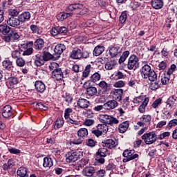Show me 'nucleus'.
I'll list each match as a JSON object with an SVG mask.
<instances>
[{
	"label": "nucleus",
	"mask_w": 177,
	"mask_h": 177,
	"mask_svg": "<svg viewBox=\"0 0 177 177\" xmlns=\"http://www.w3.org/2000/svg\"><path fill=\"white\" fill-rule=\"evenodd\" d=\"M99 120L103 124H98L97 126V129H99L102 133H107L109 131V126L107 125H114L120 123L116 118L110 115H100Z\"/></svg>",
	"instance_id": "1"
},
{
	"label": "nucleus",
	"mask_w": 177,
	"mask_h": 177,
	"mask_svg": "<svg viewBox=\"0 0 177 177\" xmlns=\"http://www.w3.org/2000/svg\"><path fill=\"white\" fill-rule=\"evenodd\" d=\"M141 76L145 80H149L151 82H154L157 80V74L149 64L144 65L140 69Z\"/></svg>",
	"instance_id": "2"
},
{
	"label": "nucleus",
	"mask_w": 177,
	"mask_h": 177,
	"mask_svg": "<svg viewBox=\"0 0 177 177\" xmlns=\"http://www.w3.org/2000/svg\"><path fill=\"white\" fill-rule=\"evenodd\" d=\"M82 156V151H70L66 154V162H75V161L78 160L79 158H81Z\"/></svg>",
	"instance_id": "3"
},
{
	"label": "nucleus",
	"mask_w": 177,
	"mask_h": 177,
	"mask_svg": "<svg viewBox=\"0 0 177 177\" xmlns=\"http://www.w3.org/2000/svg\"><path fill=\"white\" fill-rule=\"evenodd\" d=\"M53 55L48 52H44L43 55H39L35 61V64L37 67H41L43 64H45V62L52 59Z\"/></svg>",
	"instance_id": "4"
},
{
	"label": "nucleus",
	"mask_w": 177,
	"mask_h": 177,
	"mask_svg": "<svg viewBox=\"0 0 177 177\" xmlns=\"http://www.w3.org/2000/svg\"><path fill=\"white\" fill-rule=\"evenodd\" d=\"M145 145H153L157 141V134L154 132L145 133L142 136Z\"/></svg>",
	"instance_id": "5"
},
{
	"label": "nucleus",
	"mask_w": 177,
	"mask_h": 177,
	"mask_svg": "<svg viewBox=\"0 0 177 177\" xmlns=\"http://www.w3.org/2000/svg\"><path fill=\"white\" fill-rule=\"evenodd\" d=\"M139 68V57L136 55H131L128 59L127 68L129 70H136Z\"/></svg>",
	"instance_id": "6"
},
{
	"label": "nucleus",
	"mask_w": 177,
	"mask_h": 177,
	"mask_svg": "<svg viewBox=\"0 0 177 177\" xmlns=\"http://www.w3.org/2000/svg\"><path fill=\"white\" fill-rule=\"evenodd\" d=\"M123 157L125 158L123 159V162H128V161H132V160H135L139 157V155L135 153V151L126 149L122 153Z\"/></svg>",
	"instance_id": "7"
},
{
	"label": "nucleus",
	"mask_w": 177,
	"mask_h": 177,
	"mask_svg": "<svg viewBox=\"0 0 177 177\" xmlns=\"http://www.w3.org/2000/svg\"><path fill=\"white\" fill-rule=\"evenodd\" d=\"M111 95L116 102H121L122 100V95H124V90L122 88H114L111 91Z\"/></svg>",
	"instance_id": "8"
},
{
	"label": "nucleus",
	"mask_w": 177,
	"mask_h": 177,
	"mask_svg": "<svg viewBox=\"0 0 177 177\" xmlns=\"http://www.w3.org/2000/svg\"><path fill=\"white\" fill-rule=\"evenodd\" d=\"M102 145L103 147H107V149H114V147L118 145V142L113 139H108L103 140Z\"/></svg>",
	"instance_id": "9"
},
{
	"label": "nucleus",
	"mask_w": 177,
	"mask_h": 177,
	"mask_svg": "<svg viewBox=\"0 0 177 177\" xmlns=\"http://www.w3.org/2000/svg\"><path fill=\"white\" fill-rule=\"evenodd\" d=\"M73 113V109L68 108L65 110L64 113V118L66 120L67 122H69L70 124H73L75 125H78V121L75 120H73L70 118V114Z\"/></svg>",
	"instance_id": "10"
},
{
	"label": "nucleus",
	"mask_w": 177,
	"mask_h": 177,
	"mask_svg": "<svg viewBox=\"0 0 177 177\" xmlns=\"http://www.w3.org/2000/svg\"><path fill=\"white\" fill-rule=\"evenodd\" d=\"M176 96L175 95H172L170 96L166 103V108L167 109V110H171L173 107H176Z\"/></svg>",
	"instance_id": "11"
},
{
	"label": "nucleus",
	"mask_w": 177,
	"mask_h": 177,
	"mask_svg": "<svg viewBox=\"0 0 177 177\" xmlns=\"http://www.w3.org/2000/svg\"><path fill=\"white\" fill-rule=\"evenodd\" d=\"M13 115V111L12 110V106L10 105H6L3 108L2 116L4 118H9Z\"/></svg>",
	"instance_id": "12"
},
{
	"label": "nucleus",
	"mask_w": 177,
	"mask_h": 177,
	"mask_svg": "<svg viewBox=\"0 0 177 177\" xmlns=\"http://www.w3.org/2000/svg\"><path fill=\"white\" fill-rule=\"evenodd\" d=\"M71 57L75 60H78L82 57V52L81 49L78 48H75L73 49L72 52L71 53Z\"/></svg>",
	"instance_id": "13"
},
{
	"label": "nucleus",
	"mask_w": 177,
	"mask_h": 177,
	"mask_svg": "<svg viewBox=\"0 0 177 177\" xmlns=\"http://www.w3.org/2000/svg\"><path fill=\"white\" fill-rule=\"evenodd\" d=\"M118 106V102L115 100H109L104 104V109L106 110H113V109H115Z\"/></svg>",
	"instance_id": "14"
},
{
	"label": "nucleus",
	"mask_w": 177,
	"mask_h": 177,
	"mask_svg": "<svg viewBox=\"0 0 177 177\" xmlns=\"http://www.w3.org/2000/svg\"><path fill=\"white\" fill-rule=\"evenodd\" d=\"M20 23H21V21H20V18H19V17L18 19L15 18V17H11L7 21V24L11 27H17V26H20Z\"/></svg>",
	"instance_id": "15"
},
{
	"label": "nucleus",
	"mask_w": 177,
	"mask_h": 177,
	"mask_svg": "<svg viewBox=\"0 0 177 177\" xmlns=\"http://www.w3.org/2000/svg\"><path fill=\"white\" fill-rule=\"evenodd\" d=\"M52 77L53 80H56V81H62L63 78L62 69L59 68L57 71H52Z\"/></svg>",
	"instance_id": "16"
},
{
	"label": "nucleus",
	"mask_w": 177,
	"mask_h": 177,
	"mask_svg": "<svg viewBox=\"0 0 177 177\" xmlns=\"http://www.w3.org/2000/svg\"><path fill=\"white\" fill-rule=\"evenodd\" d=\"M35 87L36 91H37V92H39L40 93L45 92V90L46 89L45 84H44V82H42L41 81H36L35 83Z\"/></svg>",
	"instance_id": "17"
},
{
	"label": "nucleus",
	"mask_w": 177,
	"mask_h": 177,
	"mask_svg": "<svg viewBox=\"0 0 177 177\" xmlns=\"http://www.w3.org/2000/svg\"><path fill=\"white\" fill-rule=\"evenodd\" d=\"M64 50H66V46L64 44H57L54 48V55H58V56H60Z\"/></svg>",
	"instance_id": "18"
},
{
	"label": "nucleus",
	"mask_w": 177,
	"mask_h": 177,
	"mask_svg": "<svg viewBox=\"0 0 177 177\" xmlns=\"http://www.w3.org/2000/svg\"><path fill=\"white\" fill-rule=\"evenodd\" d=\"M84 6L80 3H75L69 5L66 8V12H73V10H81Z\"/></svg>",
	"instance_id": "19"
},
{
	"label": "nucleus",
	"mask_w": 177,
	"mask_h": 177,
	"mask_svg": "<svg viewBox=\"0 0 177 177\" xmlns=\"http://www.w3.org/2000/svg\"><path fill=\"white\" fill-rule=\"evenodd\" d=\"M95 174V168L93 167H88L83 169L82 174L84 176L91 177Z\"/></svg>",
	"instance_id": "20"
},
{
	"label": "nucleus",
	"mask_w": 177,
	"mask_h": 177,
	"mask_svg": "<svg viewBox=\"0 0 177 177\" xmlns=\"http://www.w3.org/2000/svg\"><path fill=\"white\" fill-rule=\"evenodd\" d=\"M77 106L80 109H88L89 107V101L85 98H80L77 100Z\"/></svg>",
	"instance_id": "21"
},
{
	"label": "nucleus",
	"mask_w": 177,
	"mask_h": 177,
	"mask_svg": "<svg viewBox=\"0 0 177 177\" xmlns=\"http://www.w3.org/2000/svg\"><path fill=\"white\" fill-rule=\"evenodd\" d=\"M35 49L37 50H41L45 46V41L42 39H37L34 43Z\"/></svg>",
	"instance_id": "22"
},
{
	"label": "nucleus",
	"mask_w": 177,
	"mask_h": 177,
	"mask_svg": "<svg viewBox=\"0 0 177 177\" xmlns=\"http://www.w3.org/2000/svg\"><path fill=\"white\" fill-rule=\"evenodd\" d=\"M71 16H73V12H60L57 15V19L59 21H63L67 17H71Z\"/></svg>",
	"instance_id": "23"
},
{
	"label": "nucleus",
	"mask_w": 177,
	"mask_h": 177,
	"mask_svg": "<svg viewBox=\"0 0 177 177\" xmlns=\"http://www.w3.org/2000/svg\"><path fill=\"white\" fill-rule=\"evenodd\" d=\"M97 94V88L95 86H89L86 88V95L88 97H92Z\"/></svg>",
	"instance_id": "24"
},
{
	"label": "nucleus",
	"mask_w": 177,
	"mask_h": 177,
	"mask_svg": "<svg viewBox=\"0 0 177 177\" xmlns=\"http://www.w3.org/2000/svg\"><path fill=\"white\" fill-rule=\"evenodd\" d=\"M21 23H24L31 19V14L29 12H24L19 16Z\"/></svg>",
	"instance_id": "25"
},
{
	"label": "nucleus",
	"mask_w": 177,
	"mask_h": 177,
	"mask_svg": "<svg viewBox=\"0 0 177 177\" xmlns=\"http://www.w3.org/2000/svg\"><path fill=\"white\" fill-rule=\"evenodd\" d=\"M43 167L44 168H51L53 167V160L50 157H45L44 158Z\"/></svg>",
	"instance_id": "26"
},
{
	"label": "nucleus",
	"mask_w": 177,
	"mask_h": 177,
	"mask_svg": "<svg viewBox=\"0 0 177 177\" xmlns=\"http://www.w3.org/2000/svg\"><path fill=\"white\" fill-rule=\"evenodd\" d=\"M104 46L98 45L96 47H95L93 55V56H100L103 52H104Z\"/></svg>",
	"instance_id": "27"
},
{
	"label": "nucleus",
	"mask_w": 177,
	"mask_h": 177,
	"mask_svg": "<svg viewBox=\"0 0 177 177\" xmlns=\"http://www.w3.org/2000/svg\"><path fill=\"white\" fill-rule=\"evenodd\" d=\"M118 53H120L119 46H113L109 48V55L111 57H117V56H118Z\"/></svg>",
	"instance_id": "28"
},
{
	"label": "nucleus",
	"mask_w": 177,
	"mask_h": 177,
	"mask_svg": "<svg viewBox=\"0 0 177 177\" xmlns=\"http://www.w3.org/2000/svg\"><path fill=\"white\" fill-rule=\"evenodd\" d=\"M151 5L153 9H161L164 6V1L162 0H152Z\"/></svg>",
	"instance_id": "29"
},
{
	"label": "nucleus",
	"mask_w": 177,
	"mask_h": 177,
	"mask_svg": "<svg viewBox=\"0 0 177 177\" xmlns=\"http://www.w3.org/2000/svg\"><path fill=\"white\" fill-rule=\"evenodd\" d=\"M97 85L104 93L109 92V84H107L104 80L100 82Z\"/></svg>",
	"instance_id": "30"
},
{
	"label": "nucleus",
	"mask_w": 177,
	"mask_h": 177,
	"mask_svg": "<svg viewBox=\"0 0 177 177\" xmlns=\"http://www.w3.org/2000/svg\"><path fill=\"white\" fill-rule=\"evenodd\" d=\"M129 128V123L128 122H123L119 125V132L120 133H124L127 132V130Z\"/></svg>",
	"instance_id": "31"
},
{
	"label": "nucleus",
	"mask_w": 177,
	"mask_h": 177,
	"mask_svg": "<svg viewBox=\"0 0 177 177\" xmlns=\"http://www.w3.org/2000/svg\"><path fill=\"white\" fill-rule=\"evenodd\" d=\"M8 84L11 88H15V85L19 84V79L16 77H10L8 79Z\"/></svg>",
	"instance_id": "32"
},
{
	"label": "nucleus",
	"mask_w": 177,
	"mask_h": 177,
	"mask_svg": "<svg viewBox=\"0 0 177 177\" xmlns=\"http://www.w3.org/2000/svg\"><path fill=\"white\" fill-rule=\"evenodd\" d=\"M102 77V75L99 73V72H95L94 74H93L91 76V82H93L94 84L97 82L98 81H100V78Z\"/></svg>",
	"instance_id": "33"
},
{
	"label": "nucleus",
	"mask_w": 177,
	"mask_h": 177,
	"mask_svg": "<svg viewBox=\"0 0 177 177\" xmlns=\"http://www.w3.org/2000/svg\"><path fill=\"white\" fill-rule=\"evenodd\" d=\"M15 167V160L12 159H9L7 163L3 165V168L5 171H8V169H10V168Z\"/></svg>",
	"instance_id": "34"
},
{
	"label": "nucleus",
	"mask_w": 177,
	"mask_h": 177,
	"mask_svg": "<svg viewBox=\"0 0 177 177\" xmlns=\"http://www.w3.org/2000/svg\"><path fill=\"white\" fill-rule=\"evenodd\" d=\"M160 78L162 85H168V84H169V80H171V77L168 76L165 73L162 75Z\"/></svg>",
	"instance_id": "35"
},
{
	"label": "nucleus",
	"mask_w": 177,
	"mask_h": 177,
	"mask_svg": "<svg viewBox=\"0 0 177 177\" xmlns=\"http://www.w3.org/2000/svg\"><path fill=\"white\" fill-rule=\"evenodd\" d=\"M108 151H109L107 150V149L103 147L102 148H100L98 149V151L96 153V156H100L101 157H107Z\"/></svg>",
	"instance_id": "36"
},
{
	"label": "nucleus",
	"mask_w": 177,
	"mask_h": 177,
	"mask_svg": "<svg viewBox=\"0 0 177 177\" xmlns=\"http://www.w3.org/2000/svg\"><path fill=\"white\" fill-rule=\"evenodd\" d=\"M91 68H92V66L91 64H88L85 67L82 72L83 78H88V77H89V74H91Z\"/></svg>",
	"instance_id": "37"
},
{
	"label": "nucleus",
	"mask_w": 177,
	"mask_h": 177,
	"mask_svg": "<svg viewBox=\"0 0 177 177\" xmlns=\"http://www.w3.org/2000/svg\"><path fill=\"white\" fill-rule=\"evenodd\" d=\"M149 98H145V100L142 102V104L139 106V111L140 113H145L146 111V107L147 106V104H149Z\"/></svg>",
	"instance_id": "38"
},
{
	"label": "nucleus",
	"mask_w": 177,
	"mask_h": 177,
	"mask_svg": "<svg viewBox=\"0 0 177 177\" xmlns=\"http://www.w3.org/2000/svg\"><path fill=\"white\" fill-rule=\"evenodd\" d=\"M77 136H79V138H86L88 136V129H86V128H81L77 131Z\"/></svg>",
	"instance_id": "39"
},
{
	"label": "nucleus",
	"mask_w": 177,
	"mask_h": 177,
	"mask_svg": "<svg viewBox=\"0 0 177 177\" xmlns=\"http://www.w3.org/2000/svg\"><path fill=\"white\" fill-rule=\"evenodd\" d=\"M146 99H149V97L145 95H140L138 97H135L133 100V103H135L136 104H139V103H142V102H145Z\"/></svg>",
	"instance_id": "40"
},
{
	"label": "nucleus",
	"mask_w": 177,
	"mask_h": 177,
	"mask_svg": "<svg viewBox=\"0 0 177 177\" xmlns=\"http://www.w3.org/2000/svg\"><path fill=\"white\" fill-rule=\"evenodd\" d=\"M17 174L18 175V176H20V177H26V176H28V175H27V169L26 167H20L17 170Z\"/></svg>",
	"instance_id": "41"
},
{
	"label": "nucleus",
	"mask_w": 177,
	"mask_h": 177,
	"mask_svg": "<svg viewBox=\"0 0 177 177\" xmlns=\"http://www.w3.org/2000/svg\"><path fill=\"white\" fill-rule=\"evenodd\" d=\"M0 32H2V34H8V32H10V27L6 24L0 25Z\"/></svg>",
	"instance_id": "42"
},
{
	"label": "nucleus",
	"mask_w": 177,
	"mask_h": 177,
	"mask_svg": "<svg viewBox=\"0 0 177 177\" xmlns=\"http://www.w3.org/2000/svg\"><path fill=\"white\" fill-rule=\"evenodd\" d=\"M64 124V121L62 118H57L55 122L54 128L55 129H59Z\"/></svg>",
	"instance_id": "43"
},
{
	"label": "nucleus",
	"mask_w": 177,
	"mask_h": 177,
	"mask_svg": "<svg viewBox=\"0 0 177 177\" xmlns=\"http://www.w3.org/2000/svg\"><path fill=\"white\" fill-rule=\"evenodd\" d=\"M19 13H20V11L17 8H11L8 10V15L12 17H17Z\"/></svg>",
	"instance_id": "44"
},
{
	"label": "nucleus",
	"mask_w": 177,
	"mask_h": 177,
	"mask_svg": "<svg viewBox=\"0 0 177 177\" xmlns=\"http://www.w3.org/2000/svg\"><path fill=\"white\" fill-rule=\"evenodd\" d=\"M176 70V65L172 64L171 65L170 68L167 70L166 72L165 75H167L168 77H171L175 73Z\"/></svg>",
	"instance_id": "45"
},
{
	"label": "nucleus",
	"mask_w": 177,
	"mask_h": 177,
	"mask_svg": "<svg viewBox=\"0 0 177 177\" xmlns=\"http://www.w3.org/2000/svg\"><path fill=\"white\" fill-rule=\"evenodd\" d=\"M48 68H49V70H50V71H56L57 70H59V68H60L59 67V64L56 62H50L48 64Z\"/></svg>",
	"instance_id": "46"
},
{
	"label": "nucleus",
	"mask_w": 177,
	"mask_h": 177,
	"mask_svg": "<svg viewBox=\"0 0 177 177\" xmlns=\"http://www.w3.org/2000/svg\"><path fill=\"white\" fill-rule=\"evenodd\" d=\"M140 121H142V122H145V124H147V122H150L151 121V115H143L140 118Z\"/></svg>",
	"instance_id": "47"
},
{
	"label": "nucleus",
	"mask_w": 177,
	"mask_h": 177,
	"mask_svg": "<svg viewBox=\"0 0 177 177\" xmlns=\"http://www.w3.org/2000/svg\"><path fill=\"white\" fill-rule=\"evenodd\" d=\"M30 28L32 34H40L39 28L37 25H30Z\"/></svg>",
	"instance_id": "48"
},
{
	"label": "nucleus",
	"mask_w": 177,
	"mask_h": 177,
	"mask_svg": "<svg viewBox=\"0 0 177 177\" xmlns=\"http://www.w3.org/2000/svg\"><path fill=\"white\" fill-rule=\"evenodd\" d=\"M150 89L151 91H156V89H158L160 88V82H152L149 86Z\"/></svg>",
	"instance_id": "49"
},
{
	"label": "nucleus",
	"mask_w": 177,
	"mask_h": 177,
	"mask_svg": "<svg viewBox=\"0 0 177 177\" xmlns=\"http://www.w3.org/2000/svg\"><path fill=\"white\" fill-rule=\"evenodd\" d=\"M114 88H124L125 86V82L119 80L113 84Z\"/></svg>",
	"instance_id": "50"
},
{
	"label": "nucleus",
	"mask_w": 177,
	"mask_h": 177,
	"mask_svg": "<svg viewBox=\"0 0 177 177\" xmlns=\"http://www.w3.org/2000/svg\"><path fill=\"white\" fill-rule=\"evenodd\" d=\"M16 63L18 67H24V66L26 64V61L23 58L19 57L17 59Z\"/></svg>",
	"instance_id": "51"
},
{
	"label": "nucleus",
	"mask_w": 177,
	"mask_h": 177,
	"mask_svg": "<svg viewBox=\"0 0 177 177\" xmlns=\"http://www.w3.org/2000/svg\"><path fill=\"white\" fill-rule=\"evenodd\" d=\"M3 67L4 68H12V62L9 59L4 60L3 62Z\"/></svg>",
	"instance_id": "52"
},
{
	"label": "nucleus",
	"mask_w": 177,
	"mask_h": 177,
	"mask_svg": "<svg viewBox=\"0 0 177 177\" xmlns=\"http://www.w3.org/2000/svg\"><path fill=\"white\" fill-rule=\"evenodd\" d=\"M21 55V53L18 50H15L12 51L11 53L12 59H17L20 58Z\"/></svg>",
	"instance_id": "53"
},
{
	"label": "nucleus",
	"mask_w": 177,
	"mask_h": 177,
	"mask_svg": "<svg viewBox=\"0 0 177 177\" xmlns=\"http://www.w3.org/2000/svg\"><path fill=\"white\" fill-rule=\"evenodd\" d=\"M161 102H162V99L161 98H158L156 99L152 104L151 106L153 109H157V107H158V106H160V104H161Z\"/></svg>",
	"instance_id": "54"
},
{
	"label": "nucleus",
	"mask_w": 177,
	"mask_h": 177,
	"mask_svg": "<svg viewBox=\"0 0 177 177\" xmlns=\"http://www.w3.org/2000/svg\"><path fill=\"white\" fill-rule=\"evenodd\" d=\"M93 124H95V120L93 119H86L84 122V125L86 127H92Z\"/></svg>",
	"instance_id": "55"
},
{
	"label": "nucleus",
	"mask_w": 177,
	"mask_h": 177,
	"mask_svg": "<svg viewBox=\"0 0 177 177\" xmlns=\"http://www.w3.org/2000/svg\"><path fill=\"white\" fill-rule=\"evenodd\" d=\"M86 145L88 147H95L96 146V141H94L93 139H88L86 140Z\"/></svg>",
	"instance_id": "56"
},
{
	"label": "nucleus",
	"mask_w": 177,
	"mask_h": 177,
	"mask_svg": "<svg viewBox=\"0 0 177 177\" xmlns=\"http://www.w3.org/2000/svg\"><path fill=\"white\" fill-rule=\"evenodd\" d=\"M114 66H115V64H114V62H109L106 63L105 68L106 70H113V68H114Z\"/></svg>",
	"instance_id": "57"
},
{
	"label": "nucleus",
	"mask_w": 177,
	"mask_h": 177,
	"mask_svg": "<svg viewBox=\"0 0 177 177\" xmlns=\"http://www.w3.org/2000/svg\"><path fill=\"white\" fill-rule=\"evenodd\" d=\"M171 136V133L169 131L164 132L160 134L159 137L158 138L160 140H162V139H165V138H168Z\"/></svg>",
	"instance_id": "58"
},
{
	"label": "nucleus",
	"mask_w": 177,
	"mask_h": 177,
	"mask_svg": "<svg viewBox=\"0 0 177 177\" xmlns=\"http://www.w3.org/2000/svg\"><path fill=\"white\" fill-rule=\"evenodd\" d=\"M37 107L38 109H40V110H44V111H46V110H48V106H46V104H43L42 102L37 103Z\"/></svg>",
	"instance_id": "59"
},
{
	"label": "nucleus",
	"mask_w": 177,
	"mask_h": 177,
	"mask_svg": "<svg viewBox=\"0 0 177 177\" xmlns=\"http://www.w3.org/2000/svg\"><path fill=\"white\" fill-rule=\"evenodd\" d=\"M68 30L67 29L66 27L64 26H61V27H58V32L59 35V34H67Z\"/></svg>",
	"instance_id": "60"
},
{
	"label": "nucleus",
	"mask_w": 177,
	"mask_h": 177,
	"mask_svg": "<svg viewBox=\"0 0 177 177\" xmlns=\"http://www.w3.org/2000/svg\"><path fill=\"white\" fill-rule=\"evenodd\" d=\"M50 34L53 37H56V35H59L58 27L52 28V29L50 30Z\"/></svg>",
	"instance_id": "61"
},
{
	"label": "nucleus",
	"mask_w": 177,
	"mask_h": 177,
	"mask_svg": "<svg viewBox=\"0 0 177 177\" xmlns=\"http://www.w3.org/2000/svg\"><path fill=\"white\" fill-rule=\"evenodd\" d=\"M127 14L125 12H122L120 17V21L122 24H124L125 21H127Z\"/></svg>",
	"instance_id": "62"
},
{
	"label": "nucleus",
	"mask_w": 177,
	"mask_h": 177,
	"mask_svg": "<svg viewBox=\"0 0 177 177\" xmlns=\"http://www.w3.org/2000/svg\"><path fill=\"white\" fill-rule=\"evenodd\" d=\"M3 41H4L5 42H10L11 39H12V34H9L7 35H3L1 37Z\"/></svg>",
	"instance_id": "63"
},
{
	"label": "nucleus",
	"mask_w": 177,
	"mask_h": 177,
	"mask_svg": "<svg viewBox=\"0 0 177 177\" xmlns=\"http://www.w3.org/2000/svg\"><path fill=\"white\" fill-rule=\"evenodd\" d=\"M176 125H177V119H174V120L169 121L167 127L169 128H172V127H176Z\"/></svg>",
	"instance_id": "64"
}]
</instances>
